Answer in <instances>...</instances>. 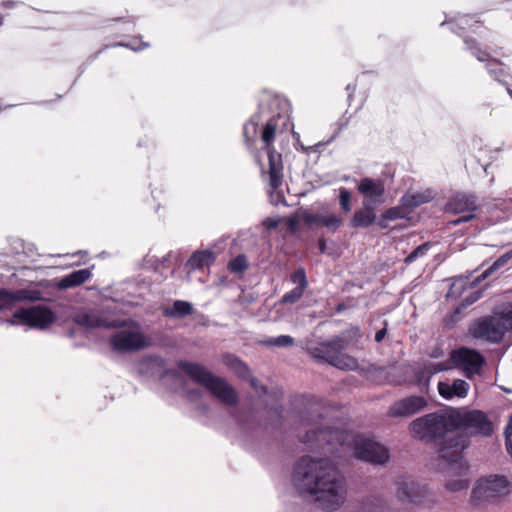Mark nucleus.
<instances>
[{
    "label": "nucleus",
    "instance_id": "f257e3e1",
    "mask_svg": "<svg viewBox=\"0 0 512 512\" xmlns=\"http://www.w3.org/2000/svg\"><path fill=\"white\" fill-rule=\"evenodd\" d=\"M458 429L455 412H433L418 417L409 424L413 438L439 446V466L447 472L462 476L468 470L462 452L467 447V437L456 433Z\"/></svg>",
    "mask_w": 512,
    "mask_h": 512
},
{
    "label": "nucleus",
    "instance_id": "f03ea898",
    "mask_svg": "<svg viewBox=\"0 0 512 512\" xmlns=\"http://www.w3.org/2000/svg\"><path fill=\"white\" fill-rule=\"evenodd\" d=\"M292 482L300 493L316 495L319 506L327 511L339 509L346 499L345 479L327 458L301 457L294 466Z\"/></svg>",
    "mask_w": 512,
    "mask_h": 512
},
{
    "label": "nucleus",
    "instance_id": "7ed1b4c3",
    "mask_svg": "<svg viewBox=\"0 0 512 512\" xmlns=\"http://www.w3.org/2000/svg\"><path fill=\"white\" fill-rule=\"evenodd\" d=\"M302 441L315 442L317 447L322 449L324 445H349L357 459L374 465H383L389 460V450L382 444L362 434H352L339 428L324 427L308 430Z\"/></svg>",
    "mask_w": 512,
    "mask_h": 512
},
{
    "label": "nucleus",
    "instance_id": "20e7f679",
    "mask_svg": "<svg viewBox=\"0 0 512 512\" xmlns=\"http://www.w3.org/2000/svg\"><path fill=\"white\" fill-rule=\"evenodd\" d=\"M195 383L203 386L212 396L227 406H236L239 401L236 390L226 379L214 375L205 366L195 362L181 360L177 363Z\"/></svg>",
    "mask_w": 512,
    "mask_h": 512
},
{
    "label": "nucleus",
    "instance_id": "39448f33",
    "mask_svg": "<svg viewBox=\"0 0 512 512\" xmlns=\"http://www.w3.org/2000/svg\"><path fill=\"white\" fill-rule=\"evenodd\" d=\"M280 117V114L272 116L262 129L261 140L264 143L262 150L267 154V169L264 167L260 159H257V162L261 167V176L268 179V184L272 191L278 190L284 181V164L282 154L277 152L273 144Z\"/></svg>",
    "mask_w": 512,
    "mask_h": 512
},
{
    "label": "nucleus",
    "instance_id": "423d86ee",
    "mask_svg": "<svg viewBox=\"0 0 512 512\" xmlns=\"http://www.w3.org/2000/svg\"><path fill=\"white\" fill-rule=\"evenodd\" d=\"M512 330V307L495 310L492 315L484 316L470 326L469 334L475 339L490 343H500L505 334Z\"/></svg>",
    "mask_w": 512,
    "mask_h": 512
},
{
    "label": "nucleus",
    "instance_id": "0eeeda50",
    "mask_svg": "<svg viewBox=\"0 0 512 512\" xmlns=\"http://www.w3.org/2000/svg\"><path fill=\"white\" fill-rule=\"evenodd\" d=\"M343 343L336 336L328 341L319 343L315 347L309 348V352L312 357L319 362L328 363L338 369L342 370H354L358 366L357 360L344 354Z\"/></svg>",
    "mask_w": 512,
    "mask_h": 512
},
{
    "label": "nucleus",
    "instance_id": "6e6552de",
    "mask_svg": "<svg viewBox=\"0 0 512 512\" xmlns=\"http://www.w3.org/2000/svg\"><path fill=\"white\" fill-rule=\"evenodd\" d=\"M509 493V482L505 476L490 475L477 481L471 492V501L475 505L482 502H495Z\"/></svg>",
    "mask_w": 512,
    "mask_h": 512
},
{
    "label": "nucleus",
    "instance_id": "1a4fd4ad",
    "mask_svg": "<svg viewBox=\"0 0 512 512\" xmlns=\"http://www.w3.org/2000/svg\"><path fill=\"white\" fill-rule=\"evenodd\" d=\"M56 314L48 307L37 305L16 310L11 319L5 322L9 325L24 324L32 328L46 329L56 321Z\"/></svg>",
    "mask_w": 512,
    "mask_h": 512
},
{
    "label": "nucleus",
    "instance_id": "9d476101",
    "mask_svg": "<svg viewBox=\"0 0 512 512\" xmlns=\"http://www.w3.org/2000/svg\"><path fill=\"white\" fill-rule=\"evenodd\" d=\"M479 205L477 198L473 194L458 192L451 196L445 205V212L450 214H461L460 217L448 222L451 226H457L464 222L473 220Z\"/></svg>",
    "mask_w": 512,
    "mask_h": 512
},
{
    "label": "nucleus",
    "instance_id": "9b49d317",
    "mask_svg": "<svg viewBox=\"0 0 512 512\" xmlns=\"http://www.w3.org/2000/svg\"><path fill=\"white\" fill-rule=\"evenodd\" d=\"M450 359L454 366L461 369L469 379L480 374L482 366L485 364V358L481 353L467 347L452 350Z\"/></svg>",
    "mask_w": 512,
    "mask_h": 512
},
{
    "label": "nucleus",
    "instance_id": "f8f14e48",
    "mask_svg": "<svg viewBox=\"0 0 512 512\" xmlns=\"http://www.w3.org/2000/svg\"><path fill=\"white\" fill-rule=\"evenodd\" d=\"M510 260V254L506 253L500 256L491 266H489L485 271H483L480 275L475 277L473 280L469 281L468 278L459 277L454 280L449 291L448 296L451 297H459L462 295V290L465 289L467 285L471 289H474L480 282L488 279L499 269L504 267L507 262Z\"/></svg>",
    "mask_w": 512,
    "mask_h": 512
},
{
    "label": "nucleus",
    "instance_id": "ddd939ff",
    "mask_svg": "<svg viewBox=\"0 0 512 512\" xmlns=\"http://www.w3.org/2000/svg\"><path fill=\"white\" fill-rule=\"evenodd\" d=\"M112 349L117 352H133L148 346L145 336L141 332L121 330L110 338Z\"/></svg>",
    "mask_w": 512,
    "mask_h": 512
},
{
    "label": "nucleus",
    "instance_id": "4468645a",
    "mask_svg": "<svg viewBox=\"0 0 512 512\" xmlns=\"http://www.w3.org/2000/svg\"><path fill=\"white\" fill-rule=\"evenodd\" d=\"M458 428L473 429L476 434L490 436L493 433L492 422L487 415L480 410H472L463 415L455 413Z\"/></svg>",
    "mask_w": 512,
    "mask_h": 512
},
{
    "label": "nucleus",
    "instance_id": "2eb2a0df",
    "mask_svg": "<svg viewBox=\"0 0 512 512\" xmlns=\"http://www.w3.org/2000/svg\"><path fill=\"white\" fill-rule=\"evenodd\" d=\"M428 406L425 397L419 395H411L395 401L387 412V415L393 418L412 417Z\"/></svg>",
    "mask_w": 512,
    "mask_h": 512
},
{
    "label": "nucleus",
    "instance_id": "dca6fc26",
    "mask_svg": "<svg viewBox=\"0 0 512 512\" xmlns=\"http://www.w3.org/2000/svg\"><path fill=\"white\" fill-rule=\"evenodd\" d=\"M357 189L364 196L363 200L371 201L372 205L378 206L384 202L385 185L381 179L364 177L360 180Z\"/></svg>",
    "mask_w": 512,
    "mask_h": 512
},
{
    "label": "nucleus",
    "instance_id": "f3484780",
    "mask_svg": "<svg viewBox=\"0 0 512 512\" xmlns=\"http://www.w3.org/2000/svg\"><path fill=\"white\" fill-rule=\"evenodd\" d=\"M40 300H42V295L39 290H9L6 288H0V311H3L5 308L16 302Z\"/></svg>",
    "mask_w": 512,
    "mask_h": 512
},
{
    "label": "nucleus",
    "instance_id": "a211bd4d",
    "mask_svg": "<svg viewBox=\"0 0 512 512\" xmlns=\"http://www.w3.org/2000/svg\"><path fill=\"white\" fill-rule=\"evenodd\" d=\"M369 200L362 201V207L357 209L349 220V227L353 229H364L376 222V207Z\"/></svg>",
    "mask_w": 512,
    "mask_h": 512
},
{
    "label": "nucleus",
    "instance_id": "6ab92c4d",
    "mask_svg": "<svg viewBox=\"0 0 512 512\" xmlns=\"http://www.w3.org/2000/svg\"><path fill=\"white\" fill-rule=\"evenodd\" d=\"M72 320L75 324L88 329L115 327L112 321L101 317L95 312L80 311L72 317Z\"/></svg>",
    "mask_w": 512,
    "mask_h": 512
},
{
    "label": "nucleus",
    "instance_id": "aec40b11",
    "mask_svg": "<svg viewBox=\"0 0 512 512\" xmlns=\"http://www.w3.org/2000/svg\"><path fill=\"white\" fill-rule=\"evenodd\" d=\"M443 370L441 364H430L425 367H418L413 370L414 379L412 383L416 385L420 392L428 391L429 383L433 374Z\"/></svg>",
    "mask_w": 512,
    "mask_h": 512
},
{
    "label": "nucleus",
    "instance_id": "412c9836",
    "mask_svg": "<svg viewBox=\"0 0 512 512\" xmlns=\"http://www.w3.org/2000/svg\"><path fill=\"white\" fill-rule=\"evenodd\" d=\"M91 276L92 273L88 268L75 270L63 278L57 280L55 286L59 290L74 288L86 282Z\"/></svg>",
    "mask_w": 512,
    "mask_h": 512
},
{
    "label": "nucleus",
    "instance_id": "4be33fe9",
    "mask_svg": "<svg viewBox=\"0 0 512 512\" xmlns=\"http://www.w3.org/2000/svg\"><path fill=\"white\" fill-rule=\"evenodd\" d=\"M415 482H401L399 484L397 495L402 501L418 504L420 498L424 497V488H416Z\"/></svg>",
    "mask_w": 512,
    "mask_h": 512
},
{
    "label": "nucleus",
    "instance_id": "5701e85b",
    "mask_svg": "<svg viewBox=\"0 0 512 512\" xmlns=\"http://www.w3.org/2000/svg\"><path fill=\"white\" fill-rule=\"evenodd\" d=\"M215 261V254L210 250L194 252L188 259L186 266L189 270H200L209 267Z\"/></svg>",
    "mask_w": 512,
    "mask_h": 512
},
{
    "label": "nucleus",
    "instance_id": "b1692460",
    "mask_svg": "<svg viewBox=\"0 0 512 512\" xmlns=\"http://www.w3.org/2000/svg\"><path fill=\"white\" fill-rule=\"evenodd\" d=\"M486 70L489 75L502 85H507L506 78L509 75L508 67L496 58L490 56V60L486 61Z\"/></svg>",
    "mask_w": 512,
    "mask_h": 512
},
{
    "label": "nucleus",
    "instance_id": "393cba45",
    "mask_svg": "<svg viewBox=\"0 0 512 512\" xmlns=\"http://www.w3.org/2000/svg\"><path fill=\"white\" fill-rule=\"evenodd\" d=\"M260 109L261 106H259V111L253 114L251 118L243 126L244 143L249 149L253 148L255 144L258 125L261 120Z\"/></svg>",
    "mask_w": 512,
    "mask_h": 512
},
{
    "label": "nucleus",
    "instance_id": "a878e982",
    "mask_svg": "<svg viewBox=\"0 0 512 512\" xmlns=\"http://www.w3.org/2000/svg\"><path fill=\"white\" fill-rule=\"evenodd\" d=\"M194 313L193 305L184 300H176L170 307L163 310V315L170 318H184Z\"/></svg>",
    "mask_w": 512,
    "mask_h": 512
},
{
    "label": "nucleus",
    "instance_id": "bb28decb",
    "mask_svg": "<svg viewBox=\"0 0 512 512\" xmlns=\"http://www.w3.org/2000/svg\"><path fill=\"white\" fill-rule=\"evenodd\" d=\"M356 512H389L387 502L379 496L366 497Z\"/></svg>",
    "mask_w": 512,
    "mask_h": 512
},
{
    "label": "nucleus",
    "instance_id": "cd10ccee",
    "mask_svg": "<svg viewBox=\"0 0 512 512\" xmlns=\"http://www.w3.org/2000/svg\"><path fill=\"white\" fill-rule=\"evenodd\" d=\"M223 362L229 369L233 370L238 377L242 379L249 378L250 369L239 357L233 354H227L223 357Z\"/></svg>",
    "mask_w": 512,
    "mask_h": 512
},
{
    "label": "nucleus",
    "instance_id": "c85d7f7f",
    "mask_svg": "<svg viewBox=\"0 0 512 512\" xmlns=\"http://www.w3.org/2000/svg\"><path fill=\"white\" fill-rule=\"evenodd\" d=\"M464 44L466 49L469 50L479 61L485 62L490 60V53L486 49H482L475 38L465 37Z\"/></svg>",
    "mask_w": 512,
    "mask_h": 512
},
{
    "label": "nucleus",
    "instance_id": "c756f323",
    "mask_svg": "<svg viewBox=\"0 0 512 512\" xmlns=\"http://www.w3.org/2000/svg\"><path fill=\"white\" fill-rule=\"evenodd\" d=\"M362 337V332L359 327H351L341 333V335L336 336L337 339H340L343 343V349L345 350L350 345H355L359 342Z\"/></svg>",
    "mask_w": 512,
    "mask_h": 512
},
{
    "label": "nucleus",
    "instance_id": "7c9ffc66",
    "mask_svg": "<svg viewBox=\"0 0 512 512\" xmlns=\"http://www.w3.org/2000/svg\"><path fill=\"white\" fill-rule=\"evenodd\" d=\"M249 264L244 254H239L228 262V270L231 273L242 275L247 270Z\"/></svg>",
    "mask_w": 512,
    "mask_h": 512
},
{
    "label": "nucleus",
    "instance_id": "2f4dec72",
    "mask_svg": "<svg viewBox=\"0 0 512 512\" xmlns=\"http://www.w3.org/2000/svg\"><path fill=\"white\" fill-rule=\"evenodd\" d=\"M403 206L407 208H415L424 203L430 201V197L423 193H415L412 195H407L402 197L401 199Z\"/></svg>",
    "mask_w": 512,
    "mask_h": 512
},
{
    "label": "nucleus",
    "instance_id": "473e14b6",
    "mask_svg": "<svg viewBox=\"0 0 512 512\" xmlns=\"http://www.w3.org/2000/svg\"><path fill=\"white\" fill-rule=\"evenodd\" d=\"M290 280L294 284H296L295 288H298L300 290H306L308 287V280L306 276V271L304 268L300 267L296 269L291 275Z\"/></svg>",
    "mask_w": 512,
    "mask_h": 512
},
{
    "label": "nucleus",
    "instance_id": "72a5a7b5",
    "mask_svg": "<svg viewBox=\"0 0 512 512\" xmlns=\"http://www.w3.org/2000/svg\"><path fill=\"white\" fill-rule=\"evenodd\" d=\"M294 338L289 335H280L277 337H271L263 341L266 346H277V347H289L294 345Z\"/></svg>",
    "mask_w": 512,
    "mask_h": 512
},
{
    "label": "nucleus",
    "instance_id": "f704fd0d",
    "mask_svg": "<svg viewBox=\"0 0 512 512\" xmlns=\"http://www.w3.org/2000/svg\"><path fill=\"white\" fill-rule=\"evenodd\" d=\"M342 224L343 218L337 214L323 215L322 226L326 227L331 232H335Z\"/></svg>",
    "mask_w": 512,
    "mask_h": 512
},
{
    "label": "nucleus",
    "instance_id": "c9c22d12",
    "mask_svg": "<svg viewBox=\"0 0 512 512\" xmlns=\"http://www.w3.org/2000/svg\"><path fill=\"white\" fill-rule=\"evenodd\" d=\"M483 295V291L481 289L471 291L468 295H466L457 309L455 310V313H460L462 309H466L467 307L474 304L476 301H478Z\"/></svg>",
    "mask_w": 512,
    "mask_h": 512
},
{
    "label": "nucleus",
    "instance_id": "e433bc0d",
    "mask_svg": "<svg viewBox=\"0 0 512 512\" xmlns=\"http://www.w3.org/2000/svg\"><path fill=\"white\" fill-rule=\"evenodd\" d=\"M431 247V242H424L423 244L417 246L411 253H409L406 258L404 259V262L406 264L413 263L417 258L423 257L426 255L427 251Z\"/></svg>",
    "mask_w": 512,
    "mask_h": 512
},
{
    "label": "nucleus",
    "instance_id": "4c0bfd02",
    "mask_svg": "<svg viewBox=\"0 0 512 512\" xmlns=\"http://www.w3.org/2000/svg\"><path fill=\"white\" fill-rule=\"evenodd\" d=\"M351 192L344 187L339 189V205L344 213H349L352 209Z\"/></svg>",
    "mask_w": 512,
    "mask_h": 512
},
{
    "label": "nucleus",
    "instance_id": "58836bf2",
    "mask_svg": "<svg viewBox=\"0 0 512 512\" xmlns=\"http://www.w3.org/2000/svg\"><path fill=\"white\" fill-rule=\"evenodd\" d=\"M406 217L405 206L391 207L383 212V218L389 221H395Z\"/></svg>",
    "mask_w": 512,
    "mask_h": 512
},
{
    "label": "nucleus",
    "instance_id": "ea45409f",
    "mask_svg": "<svg viewBox=\"0 0 512 512\" xmlns=\"http://www.w3.org/2000/svg\"><path fill=\"white\" fill-rule=\"evenodd\" d=\"M300 218L306 225L309 226L322 225L323 214L312 213L310 211L305 210L301 213Z\"/></svg>",
    "mask_w": 512,
    "mask_h": 512
},
{
    "label": "nucleus",
    "instance_id": "a19ab883",
    "mask_svg": "<svg viewBox=\"0 0 512 512\" xmlns=\"http://www.w3.org/2000/svg\"><path fill=\"white\" fill-rule=\"evenodd\" d=\"M300 218L306 225L309 226L322 225L323 214L312 213L310 211L305 210L301 213Z\"/></svg>",
    "mask_w": 512,
    "mask_h": 512
},
{
    "label": "nucleus",
    "instance_id": "79ce46f5",
    "mask_svg": "<svg viewBox=\"0 0 512 512\" xmlns=\"http://www.w3.org/2000/svg\"><path fill=\"white\" fill-rule=\"evenodd\" d=\"M304 292H305L304 290H300L298 288H293L291 291L285 293L282 296L280 302L282 304H294L301 299Z\"/></svg>",
    "mask_w": 512,
    "mask_h": 512
},
{
    "label": "nucleus",
    "instance_id": "37998d69",
    "mask_svg": "<svg viewBox=\"0 0 512 512\" xmlns=\"http://www.w3.org/2000/svg\"><path fill=\"white\" fill-rule=\"evenodd\" d=\"M154 362H155V364L157 366L163 368V371H162V373L160 375V379H163V378H166V377H171V378H174V379H178L180 377V372L177 369H174V368H164L165 361L162 358L156 357L154 359Z\"/></svg>",
    "mask_w": 512,
    "mask_h": 512
},
{
    "label": "nucleus",
    "instance_id": "c03bdc74",
    "mask_svg": "<svg viewBox=\"0 0 512 512\" xmlns=\"http://www.w3.org/2000/svg\"><path fill=\"white\" fill-rule=\"evenodd\" d=\"M453 389V397L457 396L460 398L466 397L468 390H469V384L462 380V379H456L452 384Z\"/></svg>",
    "mask_w": 512,
    "mask_h": 512
},
{
    "label": "nucleus",
    "instance_id": "a18cd8bd",
    "mask_svg": "<svg viewBox=\"0 0 512 512\" xmlns=\"http://www.w3.org/2000/svg\"><path fill=\"white\" fill-rule=\"evenodd\" d=\"M445 487L451 492H458L466 490L469 487V480L467 479H455L446 482Z\"/></svg>",
    "mask_w": 512,
    "mask_h": 512
},
{
    "label": "nucleus",
    "instance_id": "49530a36",
    "mask_svg": "<svg viewBox=\"0 0 512 512\" xmlns=\"http://www.w3.org/2000/svg\"><path fill=\"white\" fill-rule=\"evenodd\" d=\"M282 412H283V407L281 405L269 409V411H268L269 415L275 417L273 422H271V424H270L273 428L279 427L281 425Z\"/></svg>",
    "mask_w": 512,
    "mask_h": 512
},
{
    "label": "nucleus",
    "instance_id": "de8ad7c7",
    "mask_svg": "<svg viewBox=\"0 0 512 512\" xmlns=\"http://www.w3.org/2000/svg\"><path fill=\"white\" fill-rule=\"evenodd\" d=\"M438 392L439 394L445 398V399H451L453 398V389L452 385L445 383V382H439L438 383Z\"/></svg>",
    "mask_w": 512,
    "mask_h": 512
},
{
    "label": "nucleus",
    "instance_id": "09e8293b",
    "mask_svg": "<svg viewBox=\"0 0 512 512\" xmlns=\"http://www.w3.org/2000/svg\"><path fill=\"white\" fill-rule=\"evenodd\" d=\"M387 326H388V323H387V321H385L384 327L376 332L375 341L377 343H380L385 338V336L387 334Z\"/></svg>",
    "mask_w": 512,
    "mask_h": 512
},
{
    "label": "nucleus",
    "instance_id": "8fccbe9b",
    "mask_svg": "<svg viewBox=\"0 0 512 512\" xmlns=\"http://www.w3.org/2000/svg\"><path fill=\"white\" fill-rule=\"evenodd\" d=\"M236 420L238 421V423H239L240 425L245 426V427H248V428H252V429H254V428H256V427H262V424H261L260 422H259V423H257L255 426H254V425H250L249 423H247L246 421H244V420L242 419V417H241V416H237V417H236ZM267 427H268V424H267V423L263 425V428H264V429H267Z\"/></svg>",
    "mask_w": 512,
    "mask_h": 512
},
{
    "label": "nucleus",
    "instance_id": "3c124183",
    "mask_svg": "<svg viewBox=\"0 0 512 512\" xmlns=\"http://www.w3.org/2000/svg\"><path fill=\"white\" fill-rule=\"evenodd\" d=\"M202 396V393L199 389H190L187 391V397L190 399V400H196V399H199L201 398Z\"/></svg>",
    "mask_w": 512,
    "mask_h": 512
},
{
    "label": "nucleus",
    "instance_id": "603ef678",
    "mask_svg": "<svg viewBox=\"0 0 512 512\" xmlns=\"http://www.w3.org/2000/svg\"><path fill=\"white\" fill-rule=\"evenodd\" d=\"M505 441H507V437L512 439V414L509 417L508 423L504 430Z\"/></svg>",
    "mask_w": 512,
    "mask_h": 512
},
{
    "label": "nucleus",
    "instance_id": "864d4df0",
    "mask_svg": "<svg viewBox=\"0 0 512 512\" xmlns=\"http://www.w3.org/2000/svg\"><path fill=\"white\" fill-rule=\"evenodd\" d=\"M388 219L386 218H383V213L381 214L380 218L378 219V221L376 220V224L378 225L379 228L381 229H387L388 228Z\"/></svg>",
    "mask_w": 512,
    "mask_h": 512
},
{
    "label": "nucleus",
    "instance_id": "5fc2aeb1",
    "mask_svg": "<svg viewBox=\"0 0 512 512\" xmlns=\"http://www.w3.org/2000/svg\"><path fill=\"white\" fill-rule=\"evenodd\" d=\"M121 46H125V47H130L131 49L135 50V51H138V50H142L144 48H147L149 46L148 43L146 42H141V44L139 46H136V47H133L131 46L130 44H120Z\"/></svg>",
    "mask_w": 512,
    "mask_h": 512
},
{
    "label": "nucleus",
    "instance_id": "6e6d98bb",
    "mask_svg": "<svg viewBox=\"0 0 512 512\" xmlns=\"http://www.w3.org/2000/svg\"><path fill=\"white\" fill-rule=\"evenodd\" d=\"M318 248L320 253H324L326 251V240L323 237L318 240Z\"/></svg>",
    "mask_w": 512,
    "mask_h": 512
},
{
    "label": "nucleus",
    "instance_id": "4d7b16f0",
    "mask_svg": "<svg viewBox=\"0 0 512 512\" xmlns=\"http://www.w3.org/2000/svg\"><path fill=\"white\" fill-rule=\"evenodd\" d=\"M15 6H16L15 1H3L1 3V7L5 8V9H13Z\"/></svg>",
    "mask_w": 512,
    "mask_h": 512
},
{
    "label": "nucleus",
    "instance_id": "13d9d810",
    "mask_svg": "<svg viewBox=\"0 0 512 512\" xmlns=\"http://www.w3.org/2000/svg\"><path fill=\"white\" fill-rule=\"evenodd\" d=\"M505 445H506L507 452L512 457V439L507 437V441H505Z\"/></svg>",
    "mask_w": 512,
    "mask_h": 512
},
{
    "label": "nucleus",
    "instance_id": "bf43d9fd",
    "mask_svg": "<svg viewBox=\"0 0 512 512\" xmlns=\"http://www.w3.org/2000/svg\"><path fill=\"white\" fill-rule=\"evenodd\" d=\"M346 90H347V92L349 94V97H351L352 94L354 93V91L356 90V84H348L346 86Z\"/></svg>",
    "mask_w": 512,
    "mask_h": 512
},
{
    "label": "nucleus",
    "instance_id": "052dcab7",
    "mask_svg": "<svg viewBox=\"0 0 512 512\" xmlns=\"http://www.w3.org/2000/svg\"><path fill=\"white\" fill-rule=\"evenodd\" d=\"M122 20H126V21H134V19L132 17H128V18H115L114 21H122Z\"/></svg>",
    "mask_w": 512,
    "mask_h": 512
},
{
    "label": "nucleus",
    "instance_id": "680f3d73",
    "mask_svg": "<svg viewBox=\"0 0 512 512\" xmlns=\"http://www.w3.org/2000/svg\"><path fill=\"white\" fill-rule=\"evenodd\" d=\"M506 86V90H507V93L510 95V97L512 98V89L507 85Z\"/></svg>",
    "mask_w": 512,
    "mask_h": 512
},
{
    "label": "nucleus",
    "instance_id": "e2e57ef3",
    "mask_svg": "<svg viewBox=\"0 0 512 512\" xmlns=\"http://www.w3.org/2000/svg\"><path fill=\"white\" fill-rule=\"evenodd\" d=\"M345 308L344 304H338L337 305V311L340 312Z\"/></svg>",
    "mask_w": 512,
    "mask_h": 512
},
{
    "label": "nucleus",
    "instance_id": "0e129e2a",
    "mask_svg": "<svg viewBox=\"0 0 512 512\" xmlns=\"http://www.w3.org/2000/svg\"><path fill=\"white\" fill-rule=\"evenodd\" d=\"M74 333H75V332H74V329H71V330L69 331V336L73 337V336H74Z\"/></svg>",
    "mask_w": 512,
    "mask_h": 512
},
{
    "label": "nucleus",
    "instance_id": "69168bd1",
    "mask_svg": "<svg viewBox=\"0 0 512 512\" xmlns=\"http://www.w3.org/2000/svg\"><path fill=\"white\" fill-rule=\"evenodd\" d=\"M3 19H4V17L2 15H0V26L3 25Z\"/></svg>",
    "mask_w": 512,
    "mask_h": 512
},
{
    "label": "nucleus",
    "instance_id": "338daca9",
    "mask_svg": "<svg viewBox=\"0 0 512 512\" xmlns=\"http://www.w3.org/2000/svg\"><path fill=\"white\" fill-rule=\"evenodd\" d=\"M327 451L332 453L334 451V449L333 448H328Z\"/></svg>",
    "mask_w": 512,
    "mask_h": 512
},
{
    "label": "nucleus",
    "instance_id": "774afa93",
    "mask_svg": "<svg viewBox=\"0 0 512 512\" xmlns=\"http://www.w3.org/2000/svg\"><path fill=\"white\" fill-rule=\"evenodd\" d=\"M251 384H252L253 386L255 385V379H252Z\"/></svg>",
    "mask_w": 512,
    "mask_h": 512
}]
</instances>
